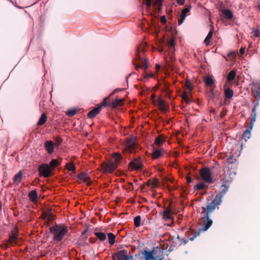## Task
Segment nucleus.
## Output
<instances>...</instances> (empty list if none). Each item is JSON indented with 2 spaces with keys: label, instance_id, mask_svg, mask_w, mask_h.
Listing matches in <instances>:
<instances>
[{
  "label": "nucleus",
  "instance_id": "nucleus-1",
  "mask_svg": "<svg viewBox=\"0 0 260 260\" xmlns=\"http://www.w3.org/2000/svg\"><path fill=\"white\" fill-rule=\"evenodd\" d=\"M220 199L218 198L213 200L210 203H208L206 207H202L201 214L202 217L199 220V223L201 225V228L199 230L200 232L206 231L212 224V220L210 218L211 213L216 209H218L220 205Z\"/></svg>",
  "mask_w": 260,
  "mask_h": 260
},
{
  "label": "nucleus",
  "instance_id": "nucleus-2",
  "mask_svg": "<svg viewBox=\"0 0 260 260\" xmlns=\"http://www.w3.org/2000/svg\"><path fill=\"white\" fill-rule=\"evenodd\" d=\"M50 232L54 235L53 240L57 242L61 241L68 232V227L64 224H55L50 228Z\"/></svg>",
  "mask_w": 260,
  "mask_h": 260
},
{
  "label": "nucleus",
  "instance_id": "nucleus-3",
  "mask_svg": "<svg viewBox=\"0 0 260 260\" xmlns=\"http://www.w3.org/2000/svg\"><path fill=\"white\" fill-rule=\"evenodd\" d=\"M113 157L115 160V162H110L102 165L101 168L103 172L107 173H112L117 168L118 164H119L122 158V156L119 153H114Z\"/></svg>",
  "mask_w": 260,
  "mask_h": 260
},
{
  "label": "nucleus",
  "instance_id": "nucleus-4",
  "mask_svg": "<svg viewBox=\"0 0 260 260\" xmlns=\"http://www.w3.org/2000/svg\"><path fill=\"white\" fill-rule=\"evenodd\" d=\"M200 175L203 181L208 184H212L214 180L211 170L208 167H204L200 170Z\"/></svg>",
  "mask_w": 260,
  "mask_h": 260
},
{
  "label": "nucleus",
  "instance_id": "nucleus-5",
  "mask_svg": "<svg viewBox=\"0 0 260 260\" xmlns=\"http://www.w3.org/2000/svg\"><path fill=\"white\" fill-rule=\"evenodd\" d=\"M258 106V104L257 105H255L252 110V114H251V121L249 126V127L244 132V133L243 134L242 137L243 139L246 140V138L249 139L250 138L251 133L250 131L252 129L254 123L255 121L256 120V110L257 107Z\"/></svg>",
  "mask_w": 260,
  "mask_h": 260
},
{
  "label": "nucleus",
  "instance_id": "nucleus-6",
  "mask_svg": "<svg viewBox=\"0 0 260 260\" xmlns=\"http://www.w3.org/2000/svg\"><path fill=\"white\" fill-rule=\"evenodd\" d=\"M221 181L222 182V190L217 193L214 199V200H216V198H218V199H220V204H221L222 199L229 188V186L226 184V183L229 182V180L226 177H224L222 178Z\"/></svg>",
  "mask_w": 260,
  "mask_h": 260
},
{
  "label": "nucleus",
  "instance_id": "nucleus-7",
  "mask_svg": "<svg viewBox=\"0 0 260 260\" xmlns=\"http://www.w3.org/2000/svg\"><path fill=\"white\" fill-rule=\"evenodd\" d=\"M40 176L48 178L52 175V170L49 165L46 164L41 165L38 168Z\"/></svg>",
  "mask_w": 260,
  "mask_h": 260
},
{
  "label": "nucleus",
  "instance_id": "nucleus-8",
  "mask_svg": "<svg viewBox=\"0 0 260 260\" xmlns=\"http://www.w3.org/2000/svg\"><path fill=\"white\" fill-rule=\"evenodd\" d=\"M114 260H131L133 259V256H128L127 251L122 250L119 251L113 255Z\"/></svg>",
  "mask_w": 260,
  "mask_h": 260
},
{
  "label": "nucleus",
  "instance_id": "nucleus-9",
  "mask_svg": "<svg viewBox=\"0 0 260 260\" xmlns=\"http://www.w3.org/2000/svg\"><path fill=\"white\" fill-rule=\"evenodd\" d=\"M143 164L140 158L133 159L129 164V167L132 170H138L142 168Z\"/></svg>",
  "mask_w": 260,
  "mask_h": 260
},
{
  "label": "nucleus",
  "instance_id": "nucleus-10",
  "mask_svg": "<svg viewBox=\"0 0 260 260\" xmlns=\"http://www.w3.org/2000/svg\"><path fill=\"white\" fill-rule=\"evenodd\" d=\"M125 145L126 150L132 153L137 148L138 144L133 138H129L126 139Z\"/></svg>",
  "mask_w": 260,
  "mask_h": 260
},
{
  "label": "nucleus",
  "instance_id": "nucleus-11",
  "mask_svg": "<svg viewBox=\"0 0 260 260\" xmlns=\"http://www.w3.org/2000/svg\"><path fill=\"white\" fill-rule=\"evenodd\" d=\"M18 237V230L17 228H14L11 231L7 243L12 244H16Z\"/></svg>",
  "mask_w": 260,
  "mask_h": 260
},
{
  "label": "nucleus",
  "instance_id": "nucleus-12",
  "mask_svg": "<svg viewBox=\"0 0 260 260\" xmlns=\"http://www.w3.org/2000/svg\"><path fill=\"white\" fill-rule=\"evenodd\" d=\"M172 213L173 212L169 207L166 208L163 212V219L165 220H171V223L168 224L169 226H171L174 223V218L172 216Z\"/></svg>",
  "mask_w": 260,
  "mask_h": 260
},
{
  "label": "nucleus",
  "instance_id": "nucleus-13",
  "mask_svg": "<svg viewBox=\"0 0 260 260\" xmlns=\"http://www.w3.org/2000/svg\"><path fill=\"white\" fill-rule=\"evenodd\" d=\"M251 89L253 96L255 98H258L260 99V84L258 83H254L252 85Z\"/></svg>",
  "mask_w": 260,
  "mask_h": 260
},
{
  "label": "nucleus",
  "instance_id": "nucleus-14",
  "mask_svg": "<svg viewBox=\"0 0 260 260\" xmlns=\"http://www.w3.org/2000/svg\"><path fill=\"white\" fill-rule=\"evenodd\" d=\"M151 251H153V255L154 257V260H157L159 257L163 256L164 250L158 247H156Z\"/></svg>",
  "mask_w": 260,
  "mask_h": 260
},
{
  "label": "nucleus",
  "instance_id": "nucleus-15",
  "mask_svg": "<svg viewBox=\"0 0 260 260\" xmlns=\"http://www.w3.org/2000/svg\"><path fill=\"white\" fill-rule=\"evenodd\" d=\"M174 53V52H170L169 57L166 59V63L170 68H173V62L175 60Z\"/></svg>",
  "mask_w": 260,
  "mask_h": 260
},
{
  "label": "nucleus",
  "instance_id": "nucleus-16",
  "mask_svg": "<svg viewBox=\"0 0 260 260\" xmlns=\"http://www.w3.org/2000/svg\"><path fill=\"white\" fill-rule=\"evenodd\" d=\"M54 144L51 141H47L44 144V147L48 153L51 154L54 152Z\"/></svg>",
  "mask_w": 260,
  "mask_h": 260
},
{
  "label": "nucleus",
  "instance_id": "nucleus-17",
  "mask_svg": "<svg viewBox=\"0 0 260 260\" xmlns=\"http://www.w3.org/2000/svg\"><path fill=\"white\" fill-rule=\"evenodd\" d=\"M144 45H140L139 47H138L136 56V60L141 59L142 55L144 54Z\"/></svg>",
  "mask_w": 260,
  "mask_h": 260
},
{
  "label": "nucleus",
  "instance_id": "nucleus-18",
  "mask_svg": "<svg viewBox=\"0 0 260 260\" xmlns=\"http://www.w3.org/2000/svg\"><path fill=\"white\" fill-rule=\"evenodd\" d=\"M164 151V149H157L154 147L153 152L152 153V158L157 159L161 157L163 155Z\"/></svg>",
  "mask_w": 260,
  "mask_h": 260
},
{
  "label": "nucleus",
  "instance_id": "nucleus-19",
  "mask_svg": "<svg viewBox=\"0 0 260 260\" xmlns=\"http://www.w3.org/2000/svg\"><path fill=\"white\" fill-rule=\"evenodd\" d=\"M142 254L144 255V258L145 260H154V257L153 255V251H152L144 250L142 252Z\"/></svg>",
  "mask_w": 260,
  "mask_h": 260
},
{
  "label": "nucleus",
  "instance_id": "nucleus-20",
  "mask_svg": "<svg viewBox=\"0 0 260 260\" xmlns=\"http://www.w3.org/2000/svg\"><path fill=\"white\" fill-rule=\"evenodd\" d=\"M158 105L160 110L163 112H166L168 109V106L166 105L165 101L160 98L158 99Z\"/></svg>",
  "mask_w": 260,
  "mask_h": 260
},
{
  "label": "nucleus",
  "instance_id": "nucleus-21",
  "mask_svg": "<svg viewBox=\"0 0 260 260\" xmlns=\"http://www.w3.org/2000/svg\"><path fill=\"white\" fill-rule=\"evenodd\" d=\"M210 31L204 40V42L207 45H209V44L210 43V40L211 39V38L213 35V31H214V27L213 26V22H212V23L210 25Z\"/></svg>",
  "mask_w": 260,
  "mask_h": 260
},
{
  "label": "nucleus",
  "instance_id": "nucleus-22",
  "mask_svg": "<svg viewBox=\"0 0 260 260\" xmlns=\"http://www.w3.org/2000/svg\"><path fill=\"white\" fill-rule=\"evenodd\" d=\"M158 182V179L154 178L152 180L149 179L147 181L146 184L148 186L150 187L151 189H154L157 186Z\"/></svg>",
  "mask_w": 260,
  "mask_h": 260
},
{
  "label": "nucleus",
  "instance_id": "nucleus-23",
  "mask_svg": "<svg viewBox=\"0 0 260 260\" xmlns=\"http://www.w3.org/2000/svg\"><path fill=\"white\" fill-rule=\"evenodd\" d=\"M78 178L80 183L83 182L86 183L88 185H90V182L88 181V177L85 174L81 173L79 174Z\"/></svg>",
  "mask_w": 260,
  "mask_h": 260
},
{
  "label": "nucleus",
  "instance_id": "nucleus-24",
  "mask_svg": "<svg viewBox=\"0 0 260 260\" xmlns=\"http://www.w3.org/2000/svg\"><path fill=\"white\" fill-rule=\"evenodd\" d=\"M22 178V173L21 171H19L18 173L16 174L13 178L14 184L18 185L21 181Z\"/></svg>",
  "mask_w": 260,
  "mask_h": 260
},
{
  "label": "nucleus",
  "instance_id": "nucleus-25",
  "mask_svg": "<svg viewBox=\"0 0 260 260\" xmlns=\"http://www.w3.org/2000/svg\"><path fill=\"white\" fill-rule=\"evenodd\" d=\"M168 45L170 48V52H174V47L175 45V38L171 37V39L168 42Z\"/></svg>",
  "mask_w": 260,
  "mask_h": 260
},
{
  "label": "nucleus",
  "instance_id": "nucleus-26",
  "mask_svg": "<svg viewBox=\"0 0 260 260\" xmlns=\"http://www.w3.org/2000/svg\"><path fill=\"white\" fill-rule=\"evenodd\" d=\"M207 183L205 182H200L194 186V189L195 190H200L205 188H207L208 187V185L206 184Z\"/></svg>",
  "mask_w": 260,
  "mask_h": 260
},
{
  "label": "nucleus",
  "instance_id": "nucleus-27",
  "mask_svg": "<svg viewBox=\"0 0 260 260\" xmlns=\"http://www.w3.org/2000/svg\"><path fill=\"white\" fill-rule=\"evenodd\" d=\"M47 120V117L46 114L45 113L42 114L40 118L38 121L37 125L39 126L43 125L45 123Z\"/></svg>",
  "mask_w": 260,
  "mask_h": 260
},
{
  "label": "nucleus",
  "instance_id": "nucleus-28",
  "mask_svg": "<svg viewBox=\"0 0 260 260\" xmlns=\"http://www.w3.org/2000/svg\"><path fill=\"white\" fill-rule=\"evenodd\" d=\"M29 200L32 202H35L38 198V193L35 190L30 191L28 193Z\"/></svg>",
  "mask_w": 260,
  "mask_h": 260
},
{
  "label": "nucleus",
  "instance_id": "nucleus-29",
  "mask_svg": "<svg viewBox=\"0 0 260 260\" xmlns=\"http://www.w3.org/2000/svg\"><path fill=\"white\" fill-rule=\"evenodd\" d=\"M165 142V139L162 135L158 136L155 140V144L158 146H161Z\"/></svg>",
  "mask_w": 260,
  "mask_h": 260
},
{
  "label": "nucleus",
  "instance_id": "nucleus-30",
  "mask_svg": "<svg viewBox=\"0 0 260 260\" xmlns=\"http://www.w3.org/2000/svg\"><path fill=\"white\" fill-rule=\"evenodd\" d=\"M222 13L224 17L228 19H231L233 17L232 12L229 9L223 10L222 11Z\"/></svg>",
  "mask_w": 260,
  "mask_h": 260
},
{
  "label": "nucleus",
  "instance_id": "nucleus-31",
  "mask_svg": "<svg viewBox=\"0 0 260 260\" xmlns=\"http://www.w3.org/2000/svg\"><path fill=\"white\" fill-rule=\"evenodd\" d=\"M60 165V162L56 159H53L49 163V167L51 170H53L56 167Z\"/></svg>",
  "mask_w": 260,
  "mask_h": 260
},
{
  "label": "nucleus",
  "instance_id": "nucleus-32",
  "mask_svg": "<svg viewBox=\"0 0 260 260\" xmlns=\"http://www.w3.org/2000/svg\"><path fill=\"white\" fill-rule=\"evenodd\" d=\"M236 75V70H233L231 71H230L228 76H227V80L229 81H233Z\"/></svg>",
  "mask_w": 260,
  "mask_h": 260
},
{
  "label": "nucleus",
  "instance_id": "nucleus-33",
  "mask_svg": "<svg viewBox=\"0 0 260 260\" xmlns=\"http://www.w3.org/2000/svg\"><path fill=\"white\" fill-rule=\"evenodd\" d=\"M205 82L207 85L210 86L211 87H212L214 84V80L209 76H208L206 77Z\"/></svg>",
  "mask_w": 260,
  "mask_h": 260
},
{
  "label": "nucleus",
  "instance_id": "nucleus-34",
  "mask_svg": "<svg viewBox=\"0 0 260 260\" xmlns=\"http://www.w3.org/2000/svg\"><path fill=\"white\" fill-rule=\"evenodd\" d=\"M233 91L230 88H225L224 89V95L228 99H231L233 96Z\"/></svg>",
  "mask_w": 260,
  "mask_h": 260
},
{
  "label": "nucleus",
  "instance_id": "nucleus-35",
  "mask_svg": "<svg viewBox=\"0 0 260 260\" xmlns=\"http://www.w3.org/2000/svg\"><path fill=\"white\" fill-rule=\"evenodd\" d=\"M98 114V107H95L92 110L90 111L88 113V117L90 118H92L96 116Z\"/></svg>",
  "mask_w": 260,
  "mask_h": 260
},
{
  "label": "nucleus",
  "instance_id": "nucleus-36",
  "mask_svg": "<svg viewBox=\"0 0 260 260\" xmlns=\"http://www.w3.org/2000/svg\"><path fill=\"white\" fill-rule=\"evenodd\" d=\"M107 236L108 237L109 242L111 245H113L115 242V235L111 233H109L107 234Z\"/></svg>",
  "mask_w": 260,
  "mask_h": 260
},
{
  "label": "nucleus",
  "instance_id": "nucleus-37",
  "mask_svg": "<svg viewBox=\"0 0 260 260\" xmlns=\"http://www.w3.org/2000/svg\"><path fill=\"white\" fill-rule=\"evenodd\" d=\"M123 102V99H117L112 103V107L116 108L117 106H121Z\"/></svg>",
  "mask_w": 260,
  "mask_h": 260
},
{
  "label": "nucleus",
  "instance_id": "nucleus-38",
  "mask_svg": "<svg viewBox=\"0 0 260 260\" xmlns=\"http://www.w3.org/2000/svg\"><path fill=\"white\" fill-rule=\"evenodd\" d=\"M141 216H137L134 218V224L136 227H139L141 225Z\"/></svg>",
  "mask_w": 260,
  "mask_h": 260
},
{
  "label": "nucleus",
  "instance_id": "nucleus-39",
  "mask_svg": "<svg viewBox=\"0 0 260 260\" xmlns=\"http://www.w3.org/2000/svg\"><path fill=\"white\" fill-rule=\"evenodd\" d=\"M77 112L76 109H70L66 112V114L70 117L76 115Z\"/></svg>",
  "mask_w": 260,
  "mask_h": 260
},
{
  "label": "nucleus",
  "instance_id": "nucleus-40",
  "mask_svg": "<svg viewBox=\"0 0 260 260\" xmlns=\"http://www.w3.org/2000/svg\"><path fill=\"white\" fill-rule=\"evenodd\" d=\"M66 168L70 171H75L76 167L73 163L71 162L66 165Z\"/></svg>",
  "mask_w": 260,
  "mask_h": 260
},
{
  "label": "nucleus",
  "instance_id": "nucleus-41",
  "mask_svg": "<svg viewBox=\"0 0 260 260\" xmlns=\"http://www.w3.org/2000/svg\"><path fill=\"white\" fill-rule=\"evenodd\" d=\"M109 101V98H106L104 99V100H103V102L101 104V105H99V112H100L101 109L102 107H105V106H107V103H108Z\"/></svg>",
  "mask_w": 260,
  "mask_h": 260
},
{
  "label": "nucleus",
  "instance_id": "nucleus-42",
  "mask_svg": "<svg viewBox=\"0 0 260 260\" xmlns=\"http://www.w3.org/2000/svg\"><path fill=\"white\" fill-rule=\"evenodd\" d=\"M191 9V6H186L184 9H183L182 10V12H181V15L182 16H186V14L189 12V11Z\"/></svg>",
  "mask_w": 260,
  "mask_h": 260
},
{
  "label": "nucleus",
  "instance_id": "nucleus-43",
  "mask_svg": "<svg viewBox=\"0 0 260 260\" xmlns=\"http://www.w3.org/2000/svg\"><path fill=\"white\" fill-rule=\"evenodd\" d=\"M182 99L183 100H184L185 102H186L187 104H189L191 102V101L189 99L187 93L186 92L184 93L182 95Z\"/></svg>",
  "mask_w": 260,
  "mask_h": 260
},
{
  "label": "nucleus",
  "instance_id": "nucleus-44",
  "mask_svg": "<svg viewBox=\"0 0 260 260\" xmlns=\"http://www.w3.org/2000/svg\"><path fill=\"white\" fill-rule=\"evenodd\" d=\"M227 161L228 163L235 164L237 161V159L234 158L233 155H231L228 158Z\"/></svg>",
  "mask_w": 260,
  "mask_h": 260
},
{
  "label": "nucleus",
  "instance_id": "nucleus-45",
  "mask_svg": "<svg viewBox=\"0 0 260 260\" xmlns=\"http://www.w3.org/2000/svg\"><path fill=\"white\" fill-rule=\"evenodd\" d=\"M106 239V235L101 232H99V240L101 241H104Z\"/></svg>",
  "mask_w": 260,
  "mask_h": 260
},
{
  "label": "nucleus",
  "instance_id": "nucleus-46",
  "mask_svg": "<svg viewBox=\"0 0 260 260\" xmlns=\"http://www.w3.org/2000/svg\"><path fill=\"white\" fill-rule=\"evenodd\" d=\"M147 59H145L144 60H142V67L144 69V70H146L148 68V65L147 64Z\"/></svg>",
  "mask_w": 260,
  "mask_h": 260
},
{
  "label": "nucleus",
  "instance_id": "nucleus-47",
  "mask_svg": "<svg viewBox=\"0 0 260 260\" xmlns=\"http://www.w3.org/2000/svg\"><path fill=\"white\" fill-rule=\"evenodd\" d=\"M200 231L199 230L198 232H196V233L193 234L192 236H190L189 237V239L190 241H193L194 239L198 236L200 234Z\"/></svg>",
  "mask_w": 260,
  "mask_h": 260
},
{
  "label": "nucleus",
  "instance_id": "nucleus-48",
  "mask_svg": "<svg viewBox=\"0 0 260 260\" xmlns=\"http://www.w3.org/2000/svg\"><path fill=\"white\" fill-rule=\"evenodd\" d=\"M153 5L157 7L158 6L160 7V5H162L161 0H155L153 3Z\"/></svg>",
  "mask_w": 260,
  "mask_h": 260
},
{
  "label": "nucleus",
  "instance_id": "nucleus-49",
  "mask_svg": "<svg viewBox=\"0 0 260 260\" xmlns=\"http://www.w3.org/2000/svg\"><path fill=\"white\" fill-rule=\"evenodd\" d=\"M145 3L147 7V10L148 11H149L151 6V0H146Z\"/></svg>",
  "mask_w": 260,
  "mask_h": 260
},
{
  "label": "nucleus",
  "instance_id": "nucleus-50",
  "mask_svg": "<svg viewBox=\"0 0 260 260\" xmlns=\"http://www.w3.org/2000/svg\"><path fill=\"white\" fill-rule=\"evenodd\" d=\"M185 18L186 16H182L181 15L180 18L178 19V24L179 25H181L184 22V20L185 19Z\"/></svg>",
  "mask_w": 260,
  "mask_h": 260
},
{
  "label": "nucleus",
  "instance_id": "nucleus-51",
  "mask_svg": "<svg viewBox=\"0 0 260 260\" xmlns=\"http://www.w3.org/2000/svg\"><path fill=\"white\" fill-rule=\"evenodd\" d=\"M160 22H161V23H162V24H165L167 22V20H166V17L165 16H161L160 18Z\"/></svg>",
  "mask_w": 260,
  "mask_h": 260
},
{
  "label": "nucleus",
  "instance_id": "nucleus-52",
  "mask_svg": "<svg viewBox=\"0 0 260 260\" xmlns=\"http://www.w3.org/2000/svg\"><path fill=\"white\" fill-rule=\"evenodd\" d=\"M184 2H185V0H177V3H178V4L180 5H184Z\"/></svg>",
  "mask_w": 260,
  "mask_h": 260
},
{
  "label": "nucleus",
  "instance_id": "nucleus-53",
  "mask_svg": "<svg viewBox=\"0 0 260 260\" xmlns=\"http://www.w3.org/2000/svg\"><path fill=\"white\" fill-rule=\"evenodd\" d=\"M186 87L187 89H191V86L190 83L187 82L185 84Z\"/></svg>",
  "mask_w": 260,
  "mask_h": 260
},
{
  "label": "nucleus",
  "instance_id": "nucleus-54",
  "mask_svg": "<svg viewBox=\"0 0 260 260\" xmlns=\"http://www.w3.org/2000/svg\"><path fill=\"white\" fill-rule=\"evenodd\" d=\"M186 180L187 183H189L192 182L191 178L189 176L186 177Z\"/></svg>",
  "mask_w": 260,
  "mask_h": 260
},
{
  "label": "nucleus",
  "instance_id": "nucleus-55",
  "mask_svg": "<svg viewBox=\"0 0 260 260\" xmlns=\"http://www.w3.org/2000/svg\"><path fill=\"white\" fill-rule=\"evenodd\" d=\"M239 52L241 54H243L245 52V49L244 48H241Z\"/></svg>",
  "mask_w": 260,
  "mask_h": 260
},
{
  "label": "nucleus",
  "instance_id": "nucleus-56",
  "mask_svg": "<svg viewBox=\"0 0 260 260\" xmlns=\"http://www.w3.org/2000/svg\"><path fill=\"white\" fill-rule=\"evenodd\" d=\"M188 241V239H182L181 240L182 243H183L184 244H187Z\"/></svg>",
  "mask_w": 260,
  "mask_h": 260
},
{
  "label": "nucleus",
  "instance_id": "nucleus-57",
  "mask_svg": "<svg viewBox=\"0 0 260 260\" xmlns=\"http://www.w3.org/2000/svg\"><path fill=\"white\" fill-rule=\"evenodd\" d=\"M56 140L58 144L62 142L61 139L59 137L56 138Z\"/></svg>",
  "mask_w": 260,
  "mask_h": 260
},
{
  "label": "nucleus",
  "instance_id": "nucleus-58",
  "mask_svg": "<svg viewBox=\"0 0 260 260\" xmlns=\"http://www.w3.org/2000/svg\"><path fill=\"white\" fill-rule=\"evenodd\" d=\"M161 7H162V5H160V7L159 6L157 7V9H158L159 13L161 11Z\"/></svg>",
  "mask_w": 260,
  "mask_h": 260
},
{
  "label": "nucleus",
  "instance_id": "nucleus-59",
  "mask_svg": "<svg viewBox=\"0 0 260 260\" xmlns=\"http://www.w3.org/2000/svg\"><path fill=\"white\" fill-rule=\"evenodd\" d=\"M148 77H149V75H148V74L146 73V74L144 75V78H148Z\"/></svg>",
  "mask_w": 260,
  "mask_h": 260
},
{
  "label": "nucleus",
  "instance_id": "nucleus-60",
  "mask_svg": "<svg viewBox=\"0 0 260 260\" xmlns=\"http://www.w3.org/2000/svg\"><path fill=\"white\" fill-rule=\"evenodd\" d=\"M156 68L157 70H158L160 69V66L159 64H156Z\"/></svg>",
  "mask_w": 260,
  "mask_h": 260
},
{
  "label": "nucleus",
  "instance_id": "nucleus-61",
  "mask_svg": "<svg viewBox=\"0 0 260 260\" xmlns=\"http://www.w3.org/2000/svg\"><path fill=\"white\" fill-rule=\"evenodd\" d=\"M141 67V66L140 65H136V68L137 70L140 68Z\"/></svg>",
  "mask_w": 260,
  "mask_h": 260
},
{
  "label": "nucleus",
  "instance_id": "nucleus-62",
  "mask_svg": "<svg viewBox=\"0 0 260 260\" xmlns=\"http://www.w3.org/2000/svg\"><path fill=\"white\" fill-rule=\"evenodd\" d=\"M166 180L167 181H170V182H172V180L170 178H166Z\"/></svg>",
  "mask_w": 260,
  "mask_h": 260
},
{
  "label": "nucleus",
  "instance_id": "nucleus-63",
  "mask_svg": "<svg viewBox=\"0 0 260 260\" xmlns=\"http://www.w3.org/2000/svg\"><path fill=\"white\" fill-rule=\"evenodd\" d=\"M91 222H93V223H95V219L94 218H93L91 219Z\"/></svg>",
  "mask_w": 260,
  "mask_h": 260
},
{
  "label": "nucleus",
  "instance_id": "nucleus-64",
  "mask_svg": "<svg viewBox=\"0 0 260 260\" xmlns=\"http://www.w3.org/2000/svg\"><path fill=\"white\" fill-rule=\"evenodd\" d=\"M155 97V95L154 94H152L151 95V98H152V99H154Z\"/></svg>",
  "mask_w": 260,
  "mask_h": 260
}]
</instances>
